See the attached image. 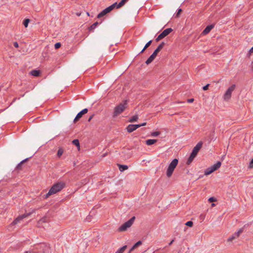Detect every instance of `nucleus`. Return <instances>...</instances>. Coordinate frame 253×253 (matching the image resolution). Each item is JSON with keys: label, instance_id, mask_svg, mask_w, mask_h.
Returning <instances> with one entry per match:
<instances>
[{"label": "nucleus", "instance_id": "obj_7", "mask_svg": "<svg viewBox=\"0 0 253 253\" xmlns=\"http://www.w3.org/2000/svg\"><path fill=\"white\" fill-rule=\"evenodd\" d=\"M235 86V84H232L228 88L224 95L225 100H228L231 98L232 92L234 90Z\"/></svg>", "mask_w": 253, "mask_h": 253}, {"label": "nucleus", "instance_id": "obj_27", "mask_svg": "<svg viewBox=\"0 0 253 253\" xmlns=\"http://www.w3.org/2000/svg\"><path fill=\"white\" fill-rule=\"evenodd\" d=\"M98 22H96L94 23L93 24H92L90 26H89L88 28V29L89 30V31H91V30H93L94 29H95L96 28V27L98 25Z\"/></svg>", "mask_w": 253, "mask_h": 253}, {"label": "nucleus", "instance_id": "obj_20", "mask_svg": "<svg viewBox=\"0 0 253 253\" xmlns=\"http://www.w3.org/2000/svg\"><path fill=\"white\" fill-rule=\"evenodd\" d=\"M31 157H30V158ZM29 158H26L24 160H23V161H22L20 163H19L18 165L16 167V169H21V166L22 165V164L27 162L28 160H29Z\"/></svg>", "mask_w": 253, "mask_h": 253}, {"label": "nucleus", "instance_id": "obj_1", "mask_svg": "<svg viewBox=\"0 0 253 253\" xmlns=\"http://www.w3.org/2000/svg\"><path fill=\"white\" fill-rule=\"evenodd\" d=\"M65 184L62 182L54 184L49 189L48 192L44 195V198H47L49 196L54 194L61 190L64 187Z\"/></svg>", "mask_w": 253, "mask_h": 253}, {"label": "nucleus", "instance_id": "obj_9", "mask_svg": "<svg viewBox=\"0 0 253 253\" xmlns=\"http://www.w3.org/2000/svg\"><path fill=\"white\" fill-rule=\"evenodd\" d=\"M203 144V143L202 141H201L199 142L194 147L191 153L195 155V156H197L199 151L201 149Z\"/></svg>", "mask_w": 253, "mask_h": 253}, {"label": "nucleus", "instance_id": "obj_36", "mask_svg": "<svg viewBox=\"0 0 253 253\" xmlns=\"http://www.w3.org/2000/svg\"><path fill=\"white\" fill-rule=\"evenodd\" d=\"M185 225L189 227H192L193 225V222L192 221H188L186 222Z\"/></svg>", "mask_w": 253, "mask_h": 253}, {"label": "nucleus", "instance_id": "obj_55", "mask_svg": "<svg viewBox=\"0 0 253 253\" xmlns=\"http://www.w3.org/2000/svg\"><path fill=\"white\" fill-rule=\"evenodd\" d=\"M161 39L160 38H159V37L158 36V37L156 39V41L157 42H159V41H160Z\"/></svg>", "mask_w": 253, "mask_h": 253}, {"label": "nucleus", "instance_id": "obj_8", "mask_svg": "<svg viewBox=\"0 0 253 253\" xmlns=\"http://www.w3.org/2000/svg\"><path fill=\"white\" fill-rule=\"evenodd\" d=\"M35 210H33L32 212H30L29 213H25L22 215H19L18 216L14 221L12 222V224L15 225L18 223L20 221L22 220L23 219H24L25 217H27L30 215L32 213L35 212Z\"/></svg>", "mask_w": 253, "mask_h": 253}, {"label": "nucleus", "instance_id": "obj_43", "mask_svg": "<svg viewBox=\"0 0 253 253\" xmlns=\"http://www.w3.org/2000/svg\"><path fill=\"white\" fill-rule=\"evenodd\" d=\"M79 120V113H78L77 114V115H76L75 118L74 119V122H77V121H78Z\"/></svg>", "mask_w": 253, "mask_h": 253}, {"label": "nucleus", "instance_id": "obj_42", "mask_svg": "<svg viewBox=\"0 0 253 253\" xmlns=\"http://www.w3.org/2000/svg\"><path fill=\"white\" fill-rule=\"evenodd\" d=\"M249 168H253V158L251 160V161L250 162Z\"/></svg>", "mask_w": 253, "mask_h": 253}, {"label": "nucleus", "instance_id": "obj_54", "mask_svg": "<svg viewBox=\"0 0 253 253\" xmlns=\"http://www.w3.org/2000/svg\"><path fill=\"white\" fill-rule=\"evenodd\" d=\"M235 235L237 236V237H239L240 235V234L238 233V231L236 233H235Z\"/></svg>", "mask_w": 253, "mask_h": 253}, {"label": "nucleus", "instance_id": "obj_34", "mask_svg": "<svg viewBox=\"0 0 253 253\" xmlns=\"http://www.w3.org/2000/svg\"><path fill=\"white\" fill-rule=\"evenodd\" d=\"M30 22V19H25L23 21V25L25 27H27L28 26V24Z\"/></svg>", "mask_w": 253, "mask_h": 253}, {"label": "nucleus", "instance_id": "obj_32", "mask_svg": "<svg viewBox=\"0 0 253 253\" xmlns=\"http://www.w3.org/2000/svg\"><path fill=\"white\" fill-rule=\"evenodd\" d=\"M142 244V242L141 241H138V242H137L135 244H134V245H133V248H135L136 249V248H137L138 246L141 245Z\"/></svg>", "mask_w": 253, "mask_h": 253}, {"label": "nucleus", "instance_id": "obj_30", "mask_svg": "<svg viewBox=\"0 0 253 253\" xmlns=\"http://www.w3.org/2000/svg\"><path fill=\"white\" fill-rule=\"evenodd\" d=\"M88 112V109L85 108L80 111V118L85 114L87 113Z\"/></svg>", "mask_w": 253, "mask_h": 253}, {"label": "nucleus", "instance_id": "obj_23", "mask_svg": "<svg viewBox=\"0 0 253 253\" xmlns=\"http://www.w3.org/2000/svg\"><path fill=\"white\" fill-rule=\"evenodd\" d=\"M40 71L36 70H33L30 72V74L35 77H38L40 75Z\"/></svg>", "mask_w": 253, "mask_h": 253}, {"label": "nucleus", "instance_id": "obj_48", "mask_svg": "<svg viewBox=\"0 0 253 253\" xmlns=\"http://www.w3.org/2000/svg\"><path fill=\"white\" fill-rule=\"evenodd\" d=\"M194 98H190V99H187V102L188 103H192L193 102H194Z\"/></svg>", "mask_w": 253, "mask_h": 253}, {"label": "nucleus", "instance_id": "obj_44", "mask_svg": "<svg viewBox=\"0 0 253 253\" xmlns=\"http://www.w3.org/2000/svg\"><path fill=\"white\" fill-rule=\"evenodd\" d=\"M253 52V46L250 49L249 53L248 54V56L249 57L250 56L251 54Z\"/></svg>", "mask_w": 253, "mask_h": 253}, {"label": "nucleus", "instance_id": "obj_17", "mask_svg": "<svg viewBox=\"0 0 253 253\" xmlns=\"http://www.w3.org/2000/svg\"><path fill=\"white\" fill-rule=\"evenodd\" d=\"M157 141V139H148L146 140L145 142L147 145L149 146L156 143Z\"/></svg>", "mask_w": 253, "mask_h": 253}, {"label": "nucleus", "instance_id": "obj_52", "mask_svg": "<svg viewBox=\"0 0 253 253\" xmlns=\"http://www.w3.org/2000/svg\"><path fill=\"white\" fill-rule=\"evenodd\" d=\"M140 126H145L146 125V122L143 123L142 124H140Z\"/></svg>", "mask_w": 253, "mask_h": 253}, {"label": "nucleus", "instance_id": "obj_45", "mask_svg": "<svg viewBox=\"0 0 253 253\" xmlns=\"http://www.w3.org/2000/svg\"><path fill=\"white\" fill-rule=\"evenodd\" d=\"M234 239H235V236L234 235H233L232 237L229 238L227 240V241L228 242H230V241H232V240H233Z\"/></svg>", "mask_w": 253, "mask_h": 253}, {"label": "nucleus", "instance_id": "obj_33", "mask_svg": "<svg viewBox=\"0 0 253 253\" xmlns=\"http://www.w3.org/2000/svg\"><path fill=\"white\" fill-rule=\"evenodd\" d=\"M64 152L62 148H59L57 152V156L60 157L61 156Z\"/></svg>", "mask_w": 253, "mask_h": 253}, {"label": "nucleus", "instance_id": "obj_6", "mask_svg": "<svg viewBox=\"0 0 253 253\" xmlns=\"http://www.w3.org/2000/svg\"><path fill=\"white\" fill-rule=\"evenodd\" d=\"M221 162H217L216 164L206 169V170L205 171V175H208L211 174L212 172L218 169L221 167Z\"/></svg>", "mask_w": 253, "mask_h": 253}, {"label": "nucleus", "instance_id": "obj_13", "mask_svg": "<svg viewBox=\"0 0 253 253\" xmlns=\"http://www.w3.org/2000/svg\"><path fill=\"white\" fill-rule=\"evenodd\" d=\"M82 249L83 250V251L84 252L85 250L86 249L87 246H88V240H86L85 239H83L82 241Z\"/></svg>", "mask_w": 253, "mask_h": 253}, {"label": "nucleus", "instance_id": "obj_47", "mask_svg": "<svg viewBox=\"0 0 253 253\" xmlns=\"http://www.w3.org/2000/svg\"><path fill=\"white\" fill-rule=\"evenodd\" d=\"M133 127L135 128V129L136 130L137 128H138L141 126H140V124H137V125H133Z\"/></svg>", "mask_w": 253, "mask_h": 253}, {"label": "nucleus", "instance_id": "obj_56", "mask_svg": "<svg viewBox=\"0 0 253 253\" xmlns=\"http://www.w3.org/2000/svg\"><path fill=\"white\" fill-rule=\"evenodd\" d=\"M251 70L252 71H253V62H252L251 63Z\"/></svg>", "mask_w": 253, "mask_h": 253}, {"label": "nucleus", "instance_id": "obj_39", "mask_svg": "<svg viewBox=\"0 0 253 253\" xmlns=\"http://www.w3.org/2000/svg\"><path fill=\"white\" fill-rule=\"evenodd\" d=\"M182 11V9L179 8L178 10V11H177V12L176 14L175 17H178L179 16L180 14H181Z\"/></svg>", "mask_w": 253, "mask_h": 253}, {"label": "nucleus", "instance_id": "obj_35", "mask_svg": "<svg viewBox=\"0 0 253 253\" xmlns=\"http://www.w3.org/2000/svg\"><path fill=\"white\" fill-rule=\"evenodd\" d=\"M161 133L160 131H154L151 133V135L152 136H157Z\"/></svg>", "mask_w": 253, "mask_h": 253}, {"label": "nucleus", "instance_id": "obj_37", "mask_svg": "<svg viewBox=\"0 0 253 253\" xmlns=\"http://www.w3.org/2000/svg\"><path fill=\"white\" fill-rule=\"evenodd\" d=\"M208 200L210 203L216 201V198L213 197H210Z\"/></svg>", "mask_w": 253, "mask_h": 253}, {"label": "nucleus", "instance_id": "obj_12", "mask_svg": "<svg viewBox=\"0 0 253 253\" xmlns=\"http://www.w3.org/2000/svg\"><path fill=\"white\" fill-rule=\"evenodd\" d=\"M214 27L213 24H211L208 26H207L206 28L203 30L202 32V34L203 35H207L208 34L211 30Z\"/></svg>", "mask_w": 253, "mask_h": 253}, {"label": "nucleus", "instance_id": "obj_11", "mask_svg": "<svg viewBox=\"0 0 253 253\" xmlns=\"http://www.w3.org/2000/svg\"><path fill=\"white\" fill-rule=\"evenodd\" d=\"M157 55V54L153 52V53L150 55V56L145 61V63L147 65H149V64H150L155 59V58H156Z\"/></svg>", "mask_w": 253, "mask_h": 253}, {"label": "nucleus", "instance_id": "obj_61", "mask_svg": "<svg viewBox=\"0 0 253 253\" xmlns=\"http://www.w3.org/2000/svg\"><path fill=\"white\" fill-rule=\"evenodd\" d=\"M77 15L78 16H79V13H77Z\"/></svg>", "mask_w": 253, "mask_h": 253}, {"label": "nucleus", "instance_id": "obj_51", "mask_svg": "<svg viewBox=\"0 0 253 253\" xmlns=\"http://www.w3.org/2000/svg\"><path fill=\"white\" fill-rule=\"evenodd\" d=\"M93 116H94L93 114L91 116H90L88 119V122H90L91 121V120L93 118Z\"/></svg>", "mask_w": 253, "mask_h": 253}, {"label": "nucleus", "instance_id": "obj_2", "mask_svg": "<svg viewBox=\"0 0 253 253\" xmlns=\"http://www.w3.org/2000/svg\"><path fill=\"white\" fill-rule=\"evenodd\" d=\"M50 250L49 245L44 243L36 245L33 249L34 253H48Z\"/></svg>", "mask_w": 253, "mask_h": 253}, {"label": "nucleus", "instance_id": "obj_41", "mask_svg": "<svg viewBox=\"0 0 253 253\" xmlns=\"http://www.w3.org/2000/svg\"><path fill=\"white\" fill-rule=\"evenodd\" d=\"M210 86V84H207L206 85L203 87V89L204 90H207L209 89V87Z\"/></svg>", "mask_w": 253, "mask_h": 253}, {"label": "nucleus", "instance_id": "obj_60", "mask_svg": "<svg viewBox=\"0 0 253 253\" xmlns=\"http://www.w3.org/2000/svg\"><path fill=\"white\" fill-rule=\"evenodd\" d=\"M214 205H215V204L213 203L211 204V206H212V207L214 206Z\"/></svg>", "mask_w": 253, "mask_h": 253}, {"label": "nucleus", "instance_id": "obj_58", "mask_svg": "<svg viewBox=\"0 0 253 253\" xmlns=\"http://www.w3.org/2000/svg\"><path fill=\"white\" fill-rule=\"evenodd\" d=\"M106 155H107V153H105L103 155H102V157H104L105 156H106Z\"/></svg>", "mask_w": 253, "mask_h": 253}, {"label": "nucleus", "instance_id": "obj_10", "mask_svg": "<svg viewBox=\"0 0 253 253\" xmlns=\"http://www.w3.org/2000/svg\"><path fill=\"white\" fill-rule=\"evenodd\" d=\"M112 10V7H110V6L104 9L103 10H102L101 12H100L98 15L97 18H100L104 16H105L106 14L108 13H109Z\"/></svg>", "mask_w": 253, "mask_h": 253}, {"label": "nucleus", "instance_id": "obj_57", "mask_svg": "<svg viewBox=\"0 0 253 253\" xmlns=\"http://www.w3.org/2000/svg\"><path fill=\"white\" fill-rule=\"evenodd\" d=\"M174 239L172 240L171 241V242L169 243V246L171 245L172 244V243L174 242Z\"/></svg>", "mask_w": 253, "mask_h": 253}, {"label": "nucleus", "instance_id": "obj_18", "mask_svg": "<svg viewBox=\"0 0 253 253\" xmlns=\"http://www.w3.org/2000/svg\"><path fill=\"white\" fill-rule=\"evenodd\" d=\"M126 130L129 133H130V132H133V131L135 130V128L133 127V125L132 124H130V125H129L127 127H126Z\"/></svg>", "mask_w": 253, "mask_h": 253}, {"label": "nucleus", "instance_id": "obj_28", "mask_svg": "<svg viewBox=\"0 0 253 253\" xmlns=\"http://www.w3.org/2000/svg\"><path fill=\"white\" fill-rule=\"evenodd\" d=\"M72 143L77 147L78 150L79 151V139H74V140L72 141Z\"/></svg>", "mask_w": 253, "mask_h": 253}, {"label": "nucleus", "instance_id": "obj_4", "mask_svg": "<svg viewBox=\"0 0 253 253\" xmlns=\"http://www.w3.org/2000/svg\"><path fill=\"white\" fill-rule=\"evenodd\" d=\"M178 160L176 158L174 159L171 162L167 170V176L168 177H170L172 175L174 169L178 165Z\"/></svg>", "mask_w": 253, "mask_h": 253}, {"label": "nucleus", "instance_id": "obj_53", "mask_svg": "<svg viewBox=\"0 0 253 253\" xmlns=\"http://www.w3.org/2000/svg\"><path fill=\"white\" fill-rule=\"evenodd\" d=\"M135 248H133V247L132 246L131 248L129 250L128 253H130L132 251H133Z\"/></svg>", "mask_w": 253, "mask_h": 253}, {"label": "nucleus", "instance_id": "obj_31", "mask_svg": "<svg viewBox=\"0 0 253 253\" xmlns=\"http://www.w3.org/2000/svg\"><path fill=\"white\" fill-rule=\"evenodd\" d=\"M92 215H88V216H87L85 218V219H84V221L85 222H89L91 221L92 219Z\"/></svg>", "mask_w": 253, "mask_h": 253}, {"label": "nucleus", "instance_id": "obj_26", "mask_svg": "<svg viewBox=\"0 0 253 253\" xmlns=\"http://www.w3.org/2000/svg\"><path fill=\"white\" fill-rule=\"evenodd\" d=\"M127 248V246L125 245L123 246L122 248H121L119 250H118L116 253H123L124 251L126 250Z\"/></svg>", "mask_w": 253, "mask_h": 253}, {"label": "nucleus", "instance_id": "obj_40", "mask_svg": "<svg viewBox=\"0 0 253 253\" xmlns=\"http://www.w3.org/2000/svg\"><path fill=\"white\" fill-rule=\"evenodd\" d=\"M159 38H160L161 40L164 39L166 36L162 32L160 35H158Z\"/></svg>", "mask_w": 253, "mask_h": 253}, {"label": "nucleus", "instance_id": "obj_59", "mask_svg": "<svg viewBox=\"0 0 253 253\" xmlns=\"http://www.w3.org/2000/svg\"><path fill=\"white\" fill-rule=\"evenodd\" d=\"M214 131H215V128H214L213 129L212 132H213V133H214Z\"/></svg>", "mask_w": 253, "mask_h": 253}, {"label": "nucleus", "instance_id": "obj_25", "mask_svg": "<svg viewBox=\"0 0 253 253\" xmlns=\"http://www.w3.org/2000/svg\"><path fill=\"white\" fill-rule=\"evenodd\" d=\"M49 220V219L48 217L44 216L39 221V223L40 224V223L42 222H48Z\"/></svg>", "mask_w": 253, "mask_h": 253}, {"label": "nucleus", "instance_id": "obj_16", "mask_svg": "<svg viewBox=\"0 0 253 253\" xmlns=\"http://www.w3.org/2000/svg\"><path fill=\"white\" fill-rule=\"evenodd\" d=\"M152 42V40H150L148 42H147L146 43V44L145 45L144 47H143V48L141 50V51L138 53V55L141 54V53H143L145 50L148 48L149 47L150 45L151 44Z\"/></svg>", "mask_w": 253, "mask_h": 253}, {"label": "nucleus", "instance_id": "obj_38", "mask_svg": "<svg viewBox=\"0 0 253 253\" xmlns=\"http://www.w3.org/2000/svg\"><path fill=\"white\" fill-rule=\"evenodd\" d=\"M61 44L60 42H57L54 44V47L55 49H58L60 47Z\"/></svg>", "mask_w": 253, "mask_h": 253}, {"label": "nucleus", "instance_id": "obj_62", "mask_svg": "<svg viewBox=\"0 0 253 253\" xmlns=\"http://www.w3.org/2000/svg\"><path fill=\"white\" fill-rule=\"evenodd\" d=\"M128 0H127V1H128Z\"/></svg>", "mask_w": 253, "mask_h": 253}, {"label": "nucleus", "instance_id": "obj_49", "mask_svg": "<svg viewBox=\"0 0 253 253\" xmlns=\"http://www.w3.org/2000/svg\"><path fill=\"white\" fill-rule=\"evenodd\" d=\"M13 45H14V46L15 47H16V48H17V47H18V46H19L18 43V42H14L13 43Z\"/></svg>", "mask_w": 253, "mask_h": 253}, {"label": "nucleus", "instance_id": "obj_3", "mask_svg": "<svg viewBox=\"0 0 253 253\" xmlns=\"http://www.w3.org/2000/svg\"><path fill=\"white\" fill-rule=\"evenodd\" d=\"M127 100H125L115 107L113 115L114 118H115L124 112L127 107Z\"/></svg>", "mask_w": 253, "mask_h": 253}, {"label": "nucleus", "instance_id": "obj_29", "mask_svg": "<svg viewBox=\"0 0 253 253\" xmlns=\"http://www.w3.org/2000/svg\"><path fill=\"white\" fill-rule=\"evenodd\" d=\"M89 181V179L87 178H85L84 179L82 180V181L80 182L81 185H85Z\"/></svg>", "mask_w": 253, "mask_h": 253}, {"label": "nucleus", "instance_id": "obj_50", "mask_svg": "<svg viewBox=\"0 0 253 253\" xmlns=\"http://www.w3.org/2000/svg\"><path fill=\"white\" fill-rule=\"evenodd\" d=\"M243 229L244 228H240L239 230H238V233L239 234H241L243 232Z\"/></svg>", "mask_w": 253, "mask_h": 253}, {"label": "nucleus", "instance_id": "obj_22", "mask_svg": "<svg viewBox=\"0 0 253 253\" xmlns=\"http://www.w3.org/2000/svg\"><path fill=\"white\" fill-rule=\"evenodd\" d=\"M138 119V116L137 115H134L131 118H130L128 121V122L132 123L137 121Z\"/></svg>", "mask_w": 253, "mask_h": 253}, {"label": "nucleus", "instance_id": "obj_15", "mask_svg": "<svg viewBox=\"0 0 253 253\" xmlns=\"http://www.w3.org/2000/svg\"><path fill=\"white\" fill-rule=\"evenodd\" d=\"M196 157L195 155L191 153L189 158H188V160L186 162V164L187 165H189L191 164V163L193 162L194 158Z\"/></svg>", "mask_w": 253, "mask_h": 253}, {"label": "nucleus", "instance_id": "obj_5", "mask_svg": "<svg viewBox=\"0 0 253 253\" xmlns=\"http://www.w3.org/2000/svg\"><path fill=\"white\" fill-rule=\"evenodd\" d=\"M135 219V216L132 217L130 219H129L124 224H123L118 229L119 232H123L127 230V229L130 227L132 224H133L134 220Z\"/></svg>", "mask_w": 253, "mask_h": 253}, {"label": "nucleus", "instance_id": "obj_24", "mask_svg": "<svg viewBox=\"0 0 253 253\" xmlns=\"http://www.w3.org/2000/svg\"><path fill=\"white\" fill-rule=\"evenodd\" d=\"M127 0H121V1L117 4V8H120L125 4L127 2Z\"/></svg>", "mask_w": 253, "mask_h": 253}, {"label": "nucleus", "instance_id": "obj_19", "mask_svg": "<svg viewBox=\"0 0 253 253\" xmlns=\"http://www.w3.org/2000/svg\"><path fill=\"white\" fill-rule=\"evenodd\" d=\"M118 166L119 167V170L121 171H125V170L127 169L128 168V166H126V165H121V164H118Z\"/></svg>", "mask_w": 253, "mask_h": 253}, {"label": "nucleus", "instance_id": "obj_21", "mask_svg": "<svg viewBox=\"0 0 253 253\" xmlns=\"http://www.w3.org/2000/svg\"><path fill=\"white\" fill-rule=\"evenodd\" d=\"M173 30L171 28H167L165 30H164L162 33L165 35V36L166 37Z\"/></svg>", "mask_w": 253, "mask_h": 253}, {"label": "nucleus", "instance_id": "obj_46", "mask_svg": "<svg viewBox=\"0 0 253 253\" xmlns=\"http://www.w3.org/2000/svg\"><path fill=\"white\" fill-rule=\"evenodd\" d=\"M117 4H118L117 2H115L114 3H113V4L110 5V7H112V10H113L115 7H117Z\"/></svg>", "mask_w": 253, "mask_h": 253}, {"label": "nucleus", "instance_id": "obj_14", "mask_svg": "<svg viewBox=\"0 0 253 253\" xmlns=\"http://www.w3.org/2000/svg\"><path fill=\"white\" fill-rule=\"evenodd\" d=\"M165 45V43L163 42H162L156 48V49L154 50V52L156 54H158V53L162 50V49L164 47Z\"/></svg>", "mask_w": 253, "mask_h": 253}]
</instances>
